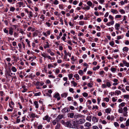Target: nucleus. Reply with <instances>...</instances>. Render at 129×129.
<instances>
[{
    "mask_svg": "<svg viewBox=\"0 0 129 129\" xmlns=\"http://www.w3.org/2000/svg\"><path fill=\"white\" fill-rule=\"evenodd\" d=\"M125 103L124 102H122L119 105V107L120 106L123 107L125 106Z\"/></svg>",
    "mask_w": 129,
    "mask_h": 129,
    "instance_id": "cd10ccee",
    "label": "nucleus"
},
{
    "mask_svg": "<svg viewBox=\"0 0 129 129\" xmlns=\"http://www.w3.org/2000/svg\"><path fill=\"white\" fill-rule=\"evenodd\" d=\"M114 43L113 41H112L109 43L110 45L112 46H113L114 45Z\"/></svg>",
    "mask_w": 129,
    "mask_h": 129,
    "instance_id": "79ce46f5",
    "label": "nucleus"
},
{
    "mask_svg": "<svg viewBox=\"0 0 129 129\" xmlns=\"http://www.w3.org/2000/svg\"><path fill=\"white\" fill-rule=\"evenodd\" d=\"M91 118L90 116H87L86 118V119L90 122L91 120Z\"/></svg>",
    "mask_w": 129,
    "mask_h": 129,
    "instance_id": "5701e85b",
    "label": "nucleus"
},
{
    "mask_svg": "<svg viewBox=\"0 0 129 129\" xmlns=\"http://www.w3.org/2000/svg\"><path fill=\"white\" fill-rule=\"evenodd\" d=\"M48 66L49 68H50L51 67H53V66L51 64H49L48 65Z\"/></svg>",
    "mask_w": 129,
    "mask_h": 129,
    "instance_id": "680f3d73",
    "label": "nucleus"
},
{
    "mask_svg": "<svg viewBox=\"0 0 129 129\" xmlns=\"http://www.w3.org/2000/svg\"><path fill=\"white\" fill-rule=\"evenodd\" d=\"M41 55L44 58H46L47 55V54L43 52L41 54Z\"/></svg>",
    "mask_w": 129,
    "mask_h": 129,
    "instance_id": "412c9836",
    "label": "nucleus"
},
{
    "mask_svg": "<svg viewBox=\"0 0 129 129\" xmlns=\"http://www.w3.org/2000/svg\"><path fill=\"white\" fill-rule=\"evenodd\" d=\"M49 117L48 115H46L45 117L44 118H43V119L44 120H46Z\"/></svg>",
    "mask_w": 129,
    "mask_h": 129,
    "instance_id": "a19ab883",
    "label": "nucleus"
},
{
    "mask_svg": "<svg viewBox=\"0 0 129 129\" xmlns=\"http://www.w3.org/2000/svg\"><path fill=\"white\" fill-rule=\"evenodd\" d=\"M83 95L84 97H87L88 96V94L87 93L84 92L83 93Z\"/></svg>",
    "mask_w": 129,
    "mask_h": 129,
    "instance_id": "49530a36",
    "label": "nucleus"
},
{
    "mask_svg": "<svg viewBox=\"0 0 129 129\" xmlns=\"http://www.w3.org/2000/svg\"><path fill=\"white\" fill-rule=\"evenodd\" d=\"M38 35V34L36 32H34L33 34L34 37L37 36Z\"/></svg>",
    "mask_w": 129,
    "mask_h": 129,
    "instance_id": "bf43d9fd",
    "label": "nucleus"
},
{
    "mask_svg": "<svg viewBox=\"0 0 129 129\" xmlns=\"http://www.w3.org/2000/svg\"><path fill=\"white\" fill-rule=\"evenodd\" d=\"M109 18L111 19L112 20H113L114 19L113 17L111 15H110L109 16Z\"/></svg>",
    "mask_w": 129,
    "mask_h": 129,
    "instance_id": "0e129e2a",
    "label": "nucleus"
},
{
    "mask_svg": "<svg viewBox=\"0 0 129 129\" xmlns=\"http://www.w3.org/2000/svg\"><path fill=\"white\" fill-rule=\"evenodd\" d=\"M116 69L114 68H111V70L112 72H114L116 71Z\"/></svg>",
    "mask_w": 129,
    "mask_h": 129,
    "instance_id": "ea45409f",
    "label": "nucleus"
},
{
    "mask_svg": "<svg viewBox=\"0 0 129 129\" xmlns=\"http://www.w3.org/2000/svg\"><path fill=\"white\" fill-rule=\"evenodd\" d=\"M74 77L76 78L77 80H78L79 79V77L78 74H76L74 75Z\"/></svg>",
    "mask_w": 129,
    "mask_h": 129,
    "instance_id": "aec40b11",
    "label": "nucleus"
},
{
    "mask_svg": "<svg viewBox=\"0 0 129 129\" xmlns=\"http://www.w3.org/2000/svg\"><path fill=\"white\" fill-rule=\"evenodd\" d=\"M90 8L89 6H86V7H84L83 9H86L87 10H88L90 9Z\"/></svg>",
    "mask_w": 129,
    "mask_h": 129,
    "instance_id": "72a5a7b5",
    "label": "nucleus"
},
{
    "mask_svg": "<svg viewBox=\"0 0 129 129\" xmlns=\"http://www.w3.org/2000/svg\"><path fill=\"white\" fill-rule=\"evenodd\" d=\"M79 24L80 25H82L84 24V22L83 21H81L79 22Z\"/></svg>",
    "mask_w": 129,
    "mask_h": 129,
    "instance_id": "052dcab7",
    "label": "nucleus"
},
{
    "mask_svg": "<svg viewBox=\"0 0 129 129\" xmlns=\"http://www.w3.org/2000/svg\"><path fill=\"white\" fill-rule=\"evenodd\" d=\"M69 90L70 92H72L73 93L74 92L73 91V88H70L69 89Z\"/></svg>",
    "mask_w": 129,
    "mask_h": 129,
    "instance_id": "774afa93",
    "label": "nucleus"
},
{
    "mask_svg": "<svg viewBox=\"0 0 129 129\" xmlns=\"http://www.w3.org/2000/svg\"><path fill=\"white\" fill-rule=\"evenodd\" d=\"M100 67L99 66H97L96 67H94L93 68L94 71H95L96 69H99Z\"/></svg>",
    "mask_w": 129,
    "mask_h": 129,
    "instance_id": "a211bd4d",
    "label": "nucleus"
},
{
    "mask_svg": "<svg viewBox=\"0 0 129 129\" xmlns=\"http://www.w3.org/2000/svg\"><path fill=\"white\" fill-rule=\"evenodd\" d=\"M120 127L121 128H123L125 127V126L122 123L120 124Z\"/></svg>",
    "mask_w": 129,
    "mask_h": 129,
    "instance_id": "603ef678",
    "label": "nucleus"
},
{
    "mask_svg": "<svg viewBox=\"0 0 129 129\" xmlns=\"http://www.w3.org/2000/svg\"><path fill=\"white\" fill-rule=\"evenodd\" d=\"M85 120L84 119H81L77 121V122L79 124H81L85 122Z\"/></svg>",
    "mask_w": 129,
    "mask_h": 129,
    "instance_id": "39448f33",
    "label": "nucleus"
},
{
    "mask_svg": "<svg viewBox=\"0 0 129 129\" xmlns=\"http://www.w3.org/2000/svg\"><path fill=\"white\" fill-rule=\"evenodd\" d=\"M104 100L106 102H108L109 101V99L108 98H105L104 99Z\"/></svg>",
    "mask_w": 129,
    "mask_h": 129,
    "instance_id": "09e8293b",
    "label": "nucleus"
},
{
    "mask_svg": "<svg viewBox=\"0 0 129 129\" xmlns=\"http://www.w3.org/2000/svg\"><path fill=\"white\" fill-rule=\"evenodd\" d=\"M93 129H99L98 127L96 126H94L92 127Z\"/></svg>",
    "mask_w": 129,
    "mask_h": 129,
    "instance_id": "69168bd1",
    "label": "nucleus"
},
{
    "mask_svg": "<svg viewBox=\"0 0 129 129\" xmlns=\"http://www.w3.org/2000/svg\"><path fill=\"white\" fill-rule=\"evenodd\" d=\"M123 97L125 99H128L129 98V95H124L123 96Z\"/></svg>",
    "mask_w": 129,
    "mask_h": 129,
    "instance_id": "2f4dec72",
    "label": "nucleus"
},
{
    "mask_svg": "<svg viewBox=\"0 0 129 129\" xmlns=\"http://www.w3.org/2000/svg\"><path fill=\"white\" fill-rule=\"evenodd\" d=\"M78 73L80 75L82 76L83 75V71L82 70H79V72H78Z\"/></svg>",
    "mask_w": 129,
    "mask_h": 129,
    "instance_id": "c756f323",
    "label": "nucleus"
},
{
    "mask_svg": "<svg viewBox=\"0 0 129 129\" xmlns=\"http://www.w3.org/2000/svg\"><path fill=\"white\" fill-rule=\"evenodd\" d=\"M121 15H116L115 17V18H120L121 17Z\"/></svg>",
    "mask_w": 129,
    "mask_h": 129,
    "instance_id": "c9c22d12",
    "label": "nucleus"
},
{
    "mask_svg": "<svg viewBox=\"0 0 129 129\" xmlns=\"http://www.w3.org/2000/svg\"><path fill=\"white\" fill-rule=\"evenodd\" d=\"M70 111V109L68 108L65 107L61 110V112L62 113H65L68 112Z\"/></svg>",
    "mask_w": 129,
    "mask_h": 129,
    "instance_id": "7ed1b4c3",
    "label": "nucleus"
},
{
    "mask_svg": "<svg viewBox=\"0 0 129 129\" xmlns=\"http://www.w3.org/2000/svg\"><path fill=\"white\" fill-rule=\"evenodd\" d=\"M73 98L71 96H69L67 98V100L69 101H70L71 100H72V99Z\"/></svg>",
    "mask_w": 129,
    "mask_h": 129,
    "instance_id": "f704fd0d",
    "label": "nucleus"
},
{
    "mask_svg": "<svg viewBox=\"0 0 129 129\" xmlns=\"http://www.w3.org/2000/svg\"><path fill=\"white\" fill-rule=\"evenodd\" d=\"M40 18L41 19H43V20H44V19L45 18V17L44 16V15H42L41 16V17H40Z\"/></svg>",
    "mask_w": 129,
    "mask_h": 129,
    "instance_id": "338daca9",
    "label": "nucleus"
},
{
    "mask_svg": "<svg viewBox=\"0 0 129 129\" xmlns=\"http://www.w3.org/2000/svg\"><path fill=\"white\" fill-rule=\"evenodd\" d=\"M56 119H55V120H54L53 121H52V123H53V124L54 125H55V124H56Z\"/></svg>",
    "mask_w": 129,
    "mask_h": 129,
    "instance_id": "5fc2aeb1",
    "label": "nucleus"
},
{
    "mask_svg": "<svg viewBox=\"0 0 129 129\" xmlns=\"http://www.w3.org/2000/svg\"><path fill=\"white\" fill-rule=\"evenodd\" d=\"M129 126V119H128L126 121L125 126Z\"/></svg>",
    "mask_w": 129,
    "mask_h": 129,
    "instance_id": "393cba45",
    "label": "nucleus"
},
{
    "mask_svg": "<svg viewBox=\"0 0 129 129\" xmlns=\"http://www.w3.org/2000/svg\"><path fill=\"white\" fill-rule=\"evenodd\" d=\"M115 93H116V94L118 95H119V94H120L121 93V92L120 90H117L115 91Z\"/></svg>",
    "mask_w": 129,
    "mask_h": 129,
    "instance_id": "58836bf2",
    "label": "nucleus"
},
{
    "mask_svg": "<svg viewBox=\"0 0 129 129\" xmlns=\"http://www.w3.org/2000/svg\"><path fill=\"white\" fill-rule=\"evenodd\" d=\"M91 124L88 122H86L84 124V126L87 127H89L91 126Z\"/></svg>",
    "mask_w": 129,
    "mask_h": 129,
    "instance_id": "f8f14e48",
    "label": "nucleus"
},
{
    "mask_svg": "<svg viewBox=\"0 0 129 129\" xmlns=\"http://www.w3.org/2000/svg\"><path fill=\"white\" fill-rule=\"evenodd\" d=\"M98 119L96 117H93L92 118V120L94 122H97L98 121Z\"/></svg>",
    "mask_w": 129,
    "mask_h": 129,
    "instance_id": "9d476101",
    "label": "nucleus"
},
{
    "mask_svg": "<svg viewBox=\"0 0 129 129\" xmlns=\"http://www.w3.org/2000/svg\"><path fill=\"white\" fill-rule=\"evenodd\" d=\"M46 43V44H45L44 46V48L45 49H46L47 48H49V44L48 42H47Z\"/></svg>",
    "mask_w": 129,
    "mask_h": 129,
    "instance_id": "9b49d317",
    "label": "nucleus"
},
{
    "mask_svg": "<svg viewBox=\"0 0 129 129\" xmlns=\"http://www.w3.org/2000/svg\"><path fill=\"white\" fill-rule=\"evenodd\" d=\"M111 111V109L110 108H108L105 110V112L107 113H110Z\"/></svg>",
    "mask_w": 129,
    "mask_h": 129,
    "instance_id": "4468645a",
    "label": "nucleus"
},
{
    "mask_svg": "<svg viewBox=\"0 0 129 129\" xmlns=\"http://www.w3.org/2000/svg\"><path fill=\"white\" fill-rule=\"evenodd\" d=\"M13 29L12 27L9 28V33L10 35H12L13 32Z\"/></svg>",
    "mask_w": 129,
    "mask_h": 129,
    "instance_id": "6e6552de",
    "label": "nucleus"
},
{
    "mask_svg": "<svg viewBox=\"0 0 129 129\" xmlns=\"http://www.w3.org/2000/svg\"><path fill=\"white\" fill-rule=\"evenodd\" d=\"M60 124L58 123H57V125L56 126L55 128L56 129L59 128H60Z\"/></svg>",
    "mask_w": 129,
    "mask_h": 129,
    "instance_id": "bb28decb",
    "label": "nucleus"
},
{
    "mask_svg": "<svg viewBox=\"0 0 129 129\" xmlns=\"http://www.w3.org/2000/svg\"><path fill=\"white\" fill-rule=\"evenodd\" d=\"M63 117V116L61 114L59 115L55 118L57 122H58Z\"/></svg>",
    "mask_w": 129,
    "mask_h": 129,
    "instance_id": "f03ea898",
    "label": "nucleus"
},
{
    "mask_svg": "<svg viewBox=\"0 0 129 129\" xmlns=\"http://www.w3.org/2000/svg\"><path fill=\"white\" fill-rule=\"evenodd\" d=\"M74 113H71L69 114V116L71 118H73L74 116Z\"/></svg>",
    "mask_w": 129,
    "mask_h": 129,
    "instance_id": "4be33fe9",
    "label": "nucleus"
},
{
    "mask_svg": "<svg viewBox=\"0 0 129 129\" xmlns=\"http://www.w3.org/2000/svg\"><path fill=\"white\" fill-rule=\"evenodd\" d=\"M114 21L112 20L110 22H108L107 23L106 25L107 26H110V25H113L114 23Z\"/></svg>",
    "mask_w": 129,
    "mask_h": 129,
    "instance_id": "0eeeda50",
    "label": "nucleus"
},
{
    "mask_svg": "<svg viewBox=\"0 0 129 129\" xmlns=\"http://www.w3.org/2000/svg\"><path fill=\"white\" fill-rule=\"evenodd\" d=\"M4 32L5 33L7 34H8V30H7V29L6 28H5L4 29Z\"/></svg>",
    "mask_w": 129,
    "mask_h": 129,
    "instance_id": "3c124183",
    "label": "nucleus"
},
{
    "mask_svg": "<svg viewBox=\"0 0 129 129\" xmlns=\"http://www.w3.org/2000/svg\"><path fill=\"white\" fill-rule=\"evenodd\" d=\"M61 123L63 125L66 126V122H65L63 120H62L61 121Z\"/></svg>",
    "mask_w": 129,
    "mask_h": 129,
    "instance_id": "6e6d98bb",
    "label": "nucleus"
},
{
    "mask_svg": "<svg viewBox=\"0 0 129 129\" xmlns=\"http://www.w3.org/2000/svg\"><path fill=\"white\" fill-rule=\"evenodd\" d=\"M53 4L55 5H57L58 4V2L57 0H55V1L54 2Z\"/></svg>",
    "mask_w": 129,
    "mask_h": 129,
    "instance_id": "37998d69",
    "label": "nucleus"
},
{
    "mask_svg": "<svg viewBox=\"0 0 129 129\" xmlns=\"http://www.w3.org/2000/svg\"><path fill=\"white\" fill-rule=\"evenodd\" d=\"M41 94V93L39 92L38 93H35V96H39Z\"/></svg>",
    "mask_w": 129,
    "mask_h": 129,
    "instance_id": "8fccbe9b",
    "label": "nucleus"
},
{
    "mask_svg": "<svg viewBox=\"0 0 129 129\" xmlns=\"http://www.w3.org/2000/svg\"><path fill=\"white\" fill-rule=\"evenodd\" d=\"M17 4H18L19 5V7H21V5H23V2H18Z\"/></svg>",
    "mask_w": 129,
    "mask_h": 129,
    "instance_id": "c85d7f7f",
    "label": "nucleus"
},
{
    "mask_svg": "<svg viewBox=\"0 0 129 129\" xmlns=\"http://www.w3.org/2000/svg\"><path fill=\"white\" fill-rule=\"evenodd\" d=\"M43 126L42 125H38V129H42L43 128Z\"/></svg>",
    "mask_w": 129,
    "mask_h": 129,
    "instance_id": "a18cd8bd",
    "label": "nucleus"
},
{
    "mask_svg": "<svg viewBox=\"0 0 129 129\" xmlns=\"http://www.w3.org/2000/svg\"><path fill=\"white\" fill-rule=\"evenodd\" d=\"M119 12L121 13V14H124L125 13V11L124 10L122 9H120L119 10Z\"/></svg>",
    "mask_w": 129,
    "mask_h": 129,
    "instance_id": "a878e982",
    "label": "nucleus"
},
{
    "mask_svg": "<svg viewBox=\"0 0 129 129\" xmlns=\"http://www.w3.org/2000/svg\"><path fill=\"white\" fill-rule=\"evenodd\" d=\"M15 10V8L13 7H11L10 9V11L12 12H14Z\"/></svg>",
    "mask_w": 129,
    "mask_h": 129,
    "instance_id": "b1692460",
    "label": "nucleus"
},
{
    "mask_svg": "<svg viewBox=\"0 0 129 129\" xmlns=\"http://www.w3.org/2000/svg\"><path fill=\"white\" fill-rule=\"evenodd\" d=\"M11 70L14 72H16L17 71V70L16 69L14 66H12L11 69Z\"/></svg>",
    "mask_w": 129,
    "mask_h": 129,
    "instance_id": "dca6fc26",
    "label": "nucleus"
},
{
    "mask_svg": "<svg viewBox=\"0 0 129 129\" xmlns=\"http://www.w3.org/2000/svg\"><path fill=\"white\" fill-rule=\"evenodd\" d=\"M66 126L73 128H75L77 127V124L74 121L69 120L66 122Z\"/></svg>",
    "mask_w": 129,
    "mask_h": 129,
    "instance_id": "f257e3e1",
    "label": "nucleus"
},
{
    "mask_svg": "<svg viewBox=\"0 0 129 129\" xmlns=\"http://www.w3.org/2000/svg\"><path fill=\"white\" fill-rule=\"evenodd\" d=\"M6 60L8 62H10L11 60V58L10 57H8L6 59Z\"/></svg>",
    "mask_w": 129,
    "mask_h": 129,
    "instance_id": "13d9d810",
    "label": "nucleus"
},
{
    "mask_svg": "<svg viewBox=\"0 0 129 129\" xmlns=\"http://www.w3.org/2000/svg\"><path fill=\"white\" fill-rule=\"evenodd\" d=\"M31 116L32 117V118H34L35 117V114L34 113H31Z\"/></svg>",
    "mask_w": 129,
    "mask_h": 129,
    "instance_id": "864d4df0",
    "label": "nucleus"
},
{
    "mask_svg": "<svg viewBox=\"0 0 129 129\" xmlns=\"http://www.w3.org/2000/svg\"><path fill=\"white\" fill-rule=\"evenodd\" d=\"M114 124L115 126L116 127H117V126H119V124L117 122H115L114 123Z\"/></svg>",
    "mask_w": 129,
    "mask_h": 129,
    "instance_id": "7c9ffc66",
    "label": "nucleus"
},
{
    "mask_svg": "<svg viewBox=\"0 0 129 129\" xmlns=\"http://www.w3.org/2000/svg\"><path fill=\"white\" fill-rule=\"evenodd\" d=\"M122 108H121V109H119L118 110V112L119 113H122Z\"/></svg>",
    "mask_w": 129,
    "mask_h": 129,
    "instance_id": "de8ad7c7",
    "label": "nucleus"
},
{
    "mask_svg": "<svg viewBox=\"0 0 129 129\" xmlns=\"http://www.w3.org/2000/svg\"><path fill=\"white\" fill-rule=\"evenodd\" d=\"M34 104L35 105L36 108H38L39 107V105L38 102L36 101H35L34 102Z\"/></svg>",
    "mask_w": 129,
    "mask_h": 129,
    "instance_id": "f3484780",
    "label": "nucleus"
},
{
    "mask_svg": "<svg viewBox=\"0 0 129 129\" xmlns=\"http://www.w3.org/2000/svg\"><path fill=\"white\" fill-rule=\"evenodd\" d=\"M120 27V25L119 24L116 23L115 25V29L116 30H118L119 29V27Z\"/></svg>",
    "mask_w": 129,
    "mask_h": 129,
    "instance_id": "1a4fd4ad",
    "label": "nucleus"
},
{
    "mask_svg": "<svg viewBox=\"0 0 129 129\" xmlns=\"http://www.w3.org/2000/svg\"><path fill=\"white\" fill-rule=\"evenodd\" d=\"M44 84V83L43 82H36L35 85L37 86H40L43 85Z\"/></svg>",
    "mask_w": 129,
    "mask_h": 129,
    "instance_id": "20e7f679",
    "label": "nucleus"
},
{
    "mask_svg": "<svg viewBox=\"0 0 129 129\" xmlns=\"http://www.w3.org/2000/svg\"><path fill=\"white\" fill-rule=\"evenodd\" d=\"M122 62L123 64L127 67H129V63L127 62L126 61L124 60H123Z\"/></svg>",
    "mask_w": 129,
    "mask_h": 129,
    "instance_id": "423d86ee",
    "label": "nucleus"
},
{
    "mask_svg": "<svg viewBox=\"0 0 129 129\" xmlns=\"http://www.w3.org/2000/svg\"><path fill=\"white\" fill-rule=\"evenodd\" d=\"M73 77V74H70L69 75V79H71Z\"/></svg>",
    "mask_w": 129,
    "mask_h": 129,
    "instance_id": "4d7b16f0",
    "label": "nucleus"
},
{
    "mask_svg": "<svg viewBox=\"0 0 129 129\" xmlns=\"http://www.w3.org/2000/svg\"><path fill=\"white\" fill-rule=\"evenodd\" d=\"M106 85L107 87H109L110 86L111 84L110 82H108L106 83Z\"/></svg>",
    "mask_w": 129,
    "mask_h": 129,
    "instance_id": "473e14b6",
    "label": "nucleus"
},
{
    "mask_svg": "<svg viewBox=\"0 0 129 129\" xmlns=\"http://www.w3.org/2000/svg\"><path fill=\"white\" fill-rule=\"evenodd\" d=\"M67 95L68 93H62L61 95L62 97H64L65 98H66L67 96Z\"/></svg>",
    "mask_w": 129,
    "mask_h": 129,
    "instance_id": "ddd939ff",
    "label": "nucleus"
},
{
    "mask_svg": "<svg viewBox=\"0 0 129 129\" xmlns=\"http://www.w3.org/2000/svg\"><path fill=\"white\" fill-rule=\"evenodd\" d=\"M87 4L89 6L91 7L92 5V3L90 1H88L87 3Z\"/></svg>",
    "mask_w": 129,
    "mask_h": 129,
    "instance_id": "2eb2a0df",
    "label": "nucleus"
},
{
    "mask_svg": "<svg viewBox=\"0 0 129 129\" xmlns=\"http://www.w3.org/2000/svg\"><path fill=\"white\" fill-rule=\"evenodd\" d=\"M123 110L125 112H127V111L128 110L127 108L126 107H125L123 108Z\"/></svg>",
    "mask_w": 129,
    "mask_h": 129,
    "instance_id": "4c0bfd02",
    "label": "nucleus"
},
{
    "mask_svg": "<svg viewBox=\"0 0 129 129\" xmlns=\"http://www.w3.org/2000/svg\"><path fill=\"white\" fill-rule=\"evenodd\" d=\"M79 117L80 116L78 115H75L74 116V117L75 119H76Z\"/></svg>",
    "mask_w": 129,
    "mask_h": 129,
    "instance_id": "e2e57ef3",
    "label": "nucleus"
},
{
    "mask_svg": "<svg viewBox=\"0 0 129 129\" xmlns=\"http://www.w3.org/2000/svg\"><path fill=\"white\" fill-rule=\"evenodd\" d=\"M128 48L127 47H124L123 49V50L124 51H128Z\"/></svg>",
    "mask_w": 129,
    "mask_h": 129,
    "instance_id": "e433bc0d",
    "label": "nucleus"
},
{
    "mask_svg": "<svg viewBox=\"0 0 129 129\" xmlns=\"http://www.w3.org/2000/svg\"><path fill=\"white\" fill-rule=\"evenodd\" d=\"M59 96V94L58 93H57L55 95L54 97L55 98H57Z\"/></svg>",
    "mask_w": 129,
    "mask_h": 129,
    "instance_id": "c03bdc74",
    "label": "nucleus"
},
{
    "mask_svg": "<svg viewBox=\"0 0 129 129\" xmlns=\"http://www.w3.org/2000/svg\"><path fill=\"white\" fill-rule=\"evenodd\" d=\"M111 12L113 13H118V12L116 10H114L113 9H111Z\"/></svg>",
    "mask_w": 129,
    "mask_h": 129,
    "instance_id": "6ab92c4d",
    "label": "nucleus"
}]
</instances>
